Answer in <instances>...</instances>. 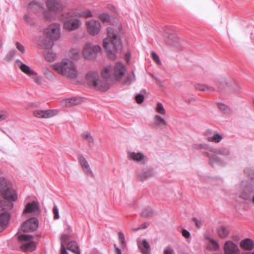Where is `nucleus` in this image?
<instances>
[{"instance_id": "nucleus-1", "label": "nucleus", "mask_w": 254, "mask_h": 254, "mask_svg": "<svg viewBox=\"0 0 254 254\" xmlns=\"http://www.w3.org/2000/svg\"><path fill=\"white\" fill-rule=\"evenodd\" d=\"M0 192L4 200L0 201V209H11L12 201L17 198V194L13 188L12 183L4 178L0 177Z\"/></svg>"}, {"instance_id": "nucleus-2", "label": "nucleus", "mask_w": 254, "mask_h": 254, "mask_svg": "<svg viewBox=\"0 0 254 254\" xmlns=\"http://www.w3.org/2000/svg\"><path fill=\"white\" fill-rule=\"evenodd\" d=\"M107 31L108 37L104 39L103 45L108 53L109 58L114 60L117 58L115 53L121 52L122 50V42L113 28L108 27Z\"/></svg>"}, {"instance_id": "nucleus-3", "label": "nucleus", "mask_w": 254, "mask_h": 254, "mask_svg": "<svg viewBox=\"0 0 254 254\" xmlns=\"http://www.w3.org/2000/svg\"><path fill=\"white\" fill-rule=\"evenodd\" d=\"M192 147L194 149L196 150L205 149L207 151L204 152V154L208 156L209 159V163L212 166L221 165L223 166L225 163L223 159L221 158L219 155L224 156L226 157L230 154V152L228 149L222 148H215L208 147L206 144H193Z\"/></svg>"}, {"instance_id": "nucleus-4", "label": "nucleus", "mask_w": 254, "mask_h": 254, "mask_svg": "<svg viewBox=\"0 0 254 254\" xmlns=\"http://www.w3.org/2000/svg\"><path fill=\"white\" fill-rule=\"evenodd\" d=\"M127 70L126 66L121 62H117L114 67L108 65L101 71V74L103 78L112 80H120L124 76Z\"/></svg>"}, {"instance_id": "nucleus-5", "label": "nucleus", "mask_w": 254, "mask_h": 254, "mask_svg": "<svg viewBox=\"0 0 254 254\" xmlns=\"http://www.w3.org/2000/svg\"><path fill=\"white\" fill-rule=\"evenodd\" d=\"M53 67L56 71L69 78L75 79L78 75L74 64L69 60H65L60 63L55 64Z\"/></svg>"}, {"instance_id": "nucleus-6", "label": "nucleus", "mask_w": 254, "mask_h": 254, "mask_svg": "<svg viewBox=\"0 0 254 254\" xmlns=\"http://www.w3.org/2000/svg\"><path fill=\"white\" fill-rule=\"evenodd\" d=\"M60 30V24L58 23H53L48 26L45 31L47 36L42 43L43 48L50 49L53 47L54 41L61 36Z\"/></svg>"}, {"instance_id": "nucleus-7", "label": "nucleus", "mask_w": 254, "mask_h": 254, "mask_svg": "<svg viewBox=\"0 0 254 254\" xmlns=\"http://www.w3.org/2000/svg\"><path fill=\"white\" fill-rule=\"evenodd\" d=\"M236 197L254 203V185L248 181H242L238 185Z\"/></svg>"}, {"instance_id": "nucleus-8", "label": "nucleus", "mask_w": 254, "mask_h": 254, "mask_svg": "<svg viewBox=\"0 0 254 254\" xmlns=\"http://www.w3.org/2000/svg\"><path fill=\"white\" fill-rule=\"evenodd\" d=\"M20 243L21 249L25 252H32L36 249L35 243L33 241V236L28 234H20L17 236Z\"/></svg>"}, {"instance_id": "nucleus-9", "label": "nucleus", "mask_w": 254, "mask_h": 254, "mask_svg": "<svg viewBox=\"0 0 254 254\" xmlns=\"http://www.w3.org/2000/svg\"><path fill=\"white\" fill-rule=\"evenodd\" d=\"M101 48L98 45H95L93 47L92 43H87L85 45L83 50V55L86 59L93 60L96 58L98 52H100Z\"/></svg>"}, {"instance_id": "nucleus-10", "label": "nucleus", "mask_w": 254, "mask_h": 254, "mask_svg": "<svg viewBox=\"0 0 254 254\" xmlns=\"http://www.w3.org/2000/svg\"><path fill=\"white\" fill-rule=\"evenodd\" d=\"M38 225V219L36 217H31L21 224V230L24 232H32L37 229Z\"/></svg>"}, {"instance_id": "nucleus-11", "label": "nucleus", "mask_w": 254, "mask_h": 254, "mask_svg": "<svg viewBox=\"0 0 254 254\" xmlns=\"http://www.w3.org/2000/svg\"><path fill=\"white\" fill-rule=\"evenodd\" d=\"M239 248L237 244L232 241H226L224 245L225 254H239Z\"/></svg>"}, {"instance_id": "nucleus-12", "label": "nucleus", "mask_w": 254, "mask_h": 254, "mask_svg": "<svg viewBox=\"0 0 254 254\" xmlns=\"http://www.w3.org/2000/svg\"><path fill=\"white\" fill-rule=\"evenodd\" d=\"M172 27L168 26L166 27L164 32V36L166 38V42L167 44L176 46V44L178 43V38L175 37L174 34L172 33L169 32V31L172 30Z\"/></svg>"}, {"instance_id": "nucleus-13", "label": "nucleus", "mask_w": 254, "mask_h": 254, "mask_svg": "<svg viewBox=\"0 0 254 254\" xmlns=\"http://www.w3.org/2000/svg\"><path fill=\"white\" fill-rule=\"evenodd\" d=\"M101 24L99 21L92 20L87 23V30L89 34L94 36L99 33L101 29Z\"/></svg>"}, {"instance_id": "nucleus-14", "label": "nucleus", "mask_w": 254, "mask_h": 254, "mask_svg": "<svg viewBox=\"0 0 254 254\" xmlns=\"http://www.w3.org/2000/svg\"><path fill=\"white\" fill-rule=\"evenodd\" d=\"M80 21L76 18H71L64 22V28L68 30L76 29L80 25Z\"/></svg>"}, {"instance_id": "nucleus-15", "label": "nucleus", "mask_w": 254, "mask_h": 254, "mask_svg": "<svg viewBox=\"0 0 254 254\" xmlns=\"http://www.w3.org/2000/svg\"><path fill=\"white\" fill-rule=\"evenodd\" d=\"M46 6L50 10L55 13L62 10L63 8L62 2L58 0H47Z\"/></svg>"}, {"instance_id": "nucleus-16", "label": "nucleus", "mask_w": 254, "mask_h": 254, "mask_svg": "<svg viewBox=\"0 0 254 254\" xmlns=\"http://www.w3.org/2000/svg\"><path fill=\"white\" fill-rule=\"evenodd\" d=\"M99 78V74L98 72L92 71L87 73L85 76V79L88 85L94 88Z\"/></svg>"}, {"instance_id": "nucleus-17", "label": "nucleus", "mask_w": 254, "mask_h": 254, "mask_svg": "<svg viewBox=\"0 0 254 254\" xmlns=\"http://www.w3.org/2000/svg\"><path fill=\"white\" fill-rule=\"evenodd\" d=\"M58 112L57 110H36L34 115L39 118H48L56 115Z\"/></svg>"}, {"instance_id": "nucleus-18", "label": "nucleus", "mask_w": 254, "mask_h": 254, "mask_svg": "<svg viewBox=\"0 0 254 254\" xmlns=\"http://www.w3.org/2000/svg\"><path fill=\"white\" fill-rule=\"evenodd\" d=\"M78 160L85 174L87 175L91 174L93 176V174L91 170L89 165L82 154H80L78 155Z\"/></svg>"}, {"instance_id": "nucleus-19", "label": "nucleus", "mask_w": 254, "mask_h": 254, "mask_svg": "<svg viewBox=\"0 0 254 254\" xmlns=\"http://www.w3.org/2000/svg\"><path fill=\"white\" fill-rule=\"evenodd\" d=\"M83 102V99L80 97H72L67 98L62 101V104H64L67 107H70L73 106L80 104Z\"/></svg>"}, {"instance_id": "nucleus-20", "label": "nucleus", "mask_w": 254, "mask_h": 254, "mask_svg": "<svg viewBox=\"0 0 254 254\" xmlns=\"http://www.w3.org/2000/svg\"><path fill=\"white\" fill-rule=\"evenodd\" d=\"M16 63L19 64L20 70L28 75H36L37 73L28 65L23 64L20 60H16Z\"/></svg>"}, {"instance_id": "nucleus-21", "label": "nucleus", "mask_w": 254, "mask_h": 254, "mask_svg": "<svg viewBox=\"0 0 254 254\" xmlns=\"http://www.w3.org/2000/svg\"><path fill=\"white\" fill-rule=\"evenodd\" d=\"M240 246L244 250L251 251L254 248V243L252 239L246 238L241 241Z\"/></svg>"}, {"instance_id": "nucleus-22", "label": "nucleus", "mask_w": 254, "mask_h": 254, "mask_svg": "<svg viewBox=\"0 0 254 254\" xmlns=\"http://www.w3.org/2000/svg\"><path fill=\"white\" fill-rule=\"evenodd\" d=\"M39 205L38 202L36 201H32V202L28 203L24 210L23 213H31L39 211Z\"/></svg>"}, {"instance_id": "nucleus-23", "label": "nucleus", "mask_w": 254, "mask_h": 254, "mask_svg": "<svg viewBox=\"0 0 254 254\" xmlns=\"http://www.w3.org/2000/svg\"><path fill=\"white\" fill-rule=\"evenodd\" d=\"M10 209L3 210L4 212L0 213V224L4 227H6L9 223L10 214L8 212ZM0 210H2L0 209Z\"/></svg>"}, {"instance_id": "nucleus-24", "label": "nucleus", "mask_w": 254, "mask_h": 254, "mask_svg": "<svg viewBox=\"0 0 254 254\" xmlns=\"http://www.w3.org/2000/svg\"><path fill=\"white\" fill-rule=\"evenodd\" d=\"M104 80L98 79V83L94 87V89L99 90L102 91H107L110 88V84L107 81L106 79L104 78ZM107 80H108L107 79Z\"/></svg>"}, {"instance_id": "nucleus-25", "label": "nucleus", "mask_w": 254, "mask_h": 254, "mask_svg": "<svg viewBox=\"0 0 254 254\" xmlns=\"http://www.w3.org/2000/svg\"><path fill=\"white\" fill-rule=\"evenodd\" d=\"M152 126L155 128L166 127L167 126V123L163 118L161 117L160 115H156L154 117Z\"/></svg>"}, {"instance_id": "nucleus-26", "label": "nucleus", "mask_w": 254, "mask_h": 254, "mask_svg": "<svg viewBox=\"0 0 254 254\" xmlns=\"http://www.w3.org/2000/svg\"><path fill=\"white\" fill-rule=\"evenodd\" d=\"M139 248L143 254H150V247L146 239H143L141 243H138Z\"/></svg>"}, {"instance_id": "nucleus-27", "label": "nucleus", "mask_w": 254, "mask_h": 254, "mask_svg": "<svg viewBox=\"0 0 254 254\" xmlns=\"http://www.w3.org/2000/svg\"><path fill=\"white\" fill-rule=\"evenodd\" d=\"M216 232L218 236L221 239L227 238L230 232L227 228L223 226H218L216 229Z\"/></svg>"}, {"instance_id": "nucleus-28", "label": "nucleus", "mask_w": 254, "mask_h": 254, "mask_svg": "<svg viewBox=\"0 0 254 254\" xmlns=\"http://www.w3.org/2000/svg\"><path fill=\"white\" fill-rule=\"evenodd\" d=\"M207 239L210 242L208 246V249L211 251H217L219 250L220 246L219 243L210 237H207Z\"/></svg>"}, {"instance_id": "nucleus-29", "label": "nucleus", "mask_w": 254, "mask_h": 254, "mask_svg": "<svg viewBox=\"0 0 254 254\" xmlns=\"http://www.w3.org/2000/svg\"><path fill=\"white\" fill-rule=\"evenodd\" d=\"M129 158L133 161L139 162L144 159V156L143 153L140 152H132L129 153Z\"/></svg>"}, {"instance_id": "nucleus-30", "label": "nucleus", "mask_w": 254, "mask_h": 254, "mask_svg": "<svg viewBox=\"0 0 254 254\" xmlns=\"http://www.w3.org/2000/svg\"><path fill=\"white\" fill-rule=\"evenodd\" d=\"M67 249L75 253L76 254H80L79 248L78 246L77 243L75 241H71L69 242L67 244Z\"/></svg>"}, {"instance_id": "nucleus-31", "label": "nucleus", "mask_w": 254, "mask_h": 254, "mask_svg": "<svg viewBox=\"0 0 254 254\" xmlns=\"http://www.w3.org/2000/svg\"><path fill=\"white\" fill-rule=\"evenodd\" d=\"M195 88L196 90L206 92H212L214 91L213 87L205 84H198L195 86Z\"/></svg>"}, {"instance_id": "nucleus-32", "label": "nucleus", "mask_w": 254, "mask_h": 254, "mask_svg": "<svg viewBox=\"0 0 254 254\" xmlns=\"http://www.w3.org/2000/svg\"><path fill=\"white\" fill-rule=\"evenodd\" d=\"M154 174V172L152 170L148 169L143 172L141 175H139L140 179L141 181L148 179L151 177Z\"/></svg>"}, {"instance_id": "nucleus-33", "label": "nucleus", "mask_w": 254, "mask_h": 254, "mask_svg": "<svg viewBox=\"0 0 254 254\" xmlns=\"http://www.w3.org/2000/svg\"><path fill=\"white\" fill-rule=\"evenodd\" d=\"M222 139V136L219 133H215L212 136L208 137L207 140L209 142H219Z\"/></svg>"}, {"instance_id": "nucleus-34", "label": "nucleus", "mask_w": 254, "mask_h": 254, "mask_svg": "<svg viewBox=\"0 0 254 254\" xmlns=\"http://www.w3.org/2000/svg\"><path fill=\"white\" fill-rule=\"evenodd\" d=\"M37 8H42V5L40 3L35 0H33L29 3L27 6V8L29 10L32 11L35 10Z\"/></svg>"}, {"instance_id": "nucleus-35", "label": "nucleus", "mask_w": 254, "mask_h": 254, "mask_svg": "<svg viewBox=\"0 0 254 254\" xmlns=\"http://www.w3.org/2000/svg\"><path fill=\"white\" fill-rule=\"evenodd\" d=\"M153 214V210L150 207H147L142 211L141 215L143 217H149Z\"/></svg>"}, {"instance_id": "nucleus-36", "label": "nucleus", "mask_w": 254, "mask_h": 254, "mask_svg": "<svg viewBox=\"0 0 254 254\" xmlns=\"http://www.w3.org/2000/svg\"><path fill=\"white\" fill-rule=\"evenodd\" d=\"M119 239L120 242V246L122 249H124L126 247V243L124 234L122 232L118 233Z\"/></svg>"}, {"instance_id": "nucleus-37", "label": "nucleus", "mask_w": 254, "mask_h": 254, "mask_svg": "<svg viewBox=\"0 0 254 254\" xmlns=\"http://www.w3.org/2000/svg\"><path fill=\"white\" fill-rule=\"evenodd\" d=\"M69 236L68 235L64 234L61 236V251L63 250V247L65 248L64 245L67 244V242L69 240Z\"/></svg>"}, {"instance_id": "nucleus-38", "label": "nucleus", "mask_w": 254, "mask_h": 254, "mask_svg": "<svg viewBox=\"0 0 254 254\" xmlns=\"http://www.w3.org/2000/svg\"><path fill=\"white\" fill-rule=\"evenodd\" d=\"M56 58V55L52 52H48L45 55V59L48 62H53Z\"/></svg>"}, {"instance_id": "nucleus-39", "label": "nucleus", "mask_w": 254, "mask_h": 254, "mask_svg": "<svg viewBox=\"0 0 254 254\" xmlns=\"http://www.w3.org/2000/svg\"><path fill=\"white\" fill-rule=\"evenodd\" d=\"M81 137L85 139H86L89 143H93L94 139L91 135L90 133L88 132L81 134Z\"/></svg>"}, {"instance_id": "nucleus-40", "label": "nucleus", "mask_w": 254, "mask_h": 254, "mask_svg": "<svg viewBox=\"0 0 254 254\" xmlns=\"http://www.w3.org/2000/svg\"><path fill=\"white\" fill-rule=\"evenodd\" d=\"M99 18L103 22H109L110 21V16L107 13L100 14Z\"/></svg>"}, {"instance_id": "nucleus-41", "label": "nucleus", "mask_w": 254, "mask_h": 254, "mask_svg": "<svg viewBox=\"0 0 254 254\" xmlns=\"http://www.w3.org/2000/svg\"><path fill=\"white\" fill-rule=\"evenodd\" d=\"M156 110L157 112L162 115H164L166 113V111L161 103H157Z\"/></svg>"}, {"instance_id": "nucleus-42", "label": "nucleus", "mask_w": 254, "mask_h": 254, "mask_svg": "<svg viewBox=\"0 0 254 254\" xmlns=\"http://www.w3.org/2000/svg\"><path fill=\"white\" fill-rule=\"evenodd\" d=\"M78 15L85 18L90 17L92 16V12L90 10L81 11L78 13Z\"/></svg>"}, {"instance_id": "nucleus-43", "label": "nucleus", "mask_w": 254, "mask_h": 254, "mask_svg": "<svg viewBox=\"0 0 254 254\" xmlns=\"http://www.w3.org/2000/svg\"><path fill=\"white\" fill-rule=\"evenodd\" d=\"M151 58L152 59L158 64H161V62L160 60V58L157 54L154 51H152L151 53Z\"/></svg>"}, {"instance_id": "nucleus-44", "label": "nucleus", "mask_w": 254, "mask_h": 254, "mask_svg": "<svg viewBox=\"0 0 254 254\" xmlns=\"http://www.w3.org/2000/svg\"><path fill=\"white\" fill-rule=\"evenodd\" d=\"M16 53V51L14 49L10 50L9 53L6 55L5 59L8 61H11Z\"/></svg>"}, {"instance_id": "nucleus-45", "label": "nucleus", "mask_w": 254, "mask_h": 254, "mask_svg": "<svg viewBox=\"0 0 254 254\" xmlns=\"http://www.w3.org/2000/svg\"><path fill=\"white\" fill-rule=\"evenodd\" d=\"M24 19L25 21L30 25H34L35 24L34 20L28 15L25 14L24 16Z\"/></svg>"}, {"instance_id": "nucleus-46", "label": "nucleus", "mask_w": 254, "mask_h": 254, "mask_svg": "<svg viewBox=\"0 0 254 254\" xmlns=\"http://www.w3.org/2000/svg\"><path fill=\"white\" fill-rule=\"evenodd\" d=\"M144 97L142 94L139 93L135 96V100L138 104H141L143 102Z\"/></svg>"}, {"instance_id": "nucleus-47", "label": "nucleus", "mask_w": 254, "mask_h": 254, "mask_svg": "<svg viewBox=\"0 0 254 254\" xmlns=\"http://www.w3.org/2000/svg\"><path fill=\"white\" fill-rule=\"evenodd\" d=\"M53 212L54 214V218L55 219H59L60 218V215L59 213V209L58 206L56 205H54V206L53 209Z\"/></svg>"}, {"instance_id": "nucleus-48", "label": "nucleus", "mask_w": 254, "mask_h": 254, "mask_svg": "<svg viewBox=\"0 0 254 254\" xmlns=\"http://www.w3.org/2000/svg\"><path fill=\"white\" fill-rule=\"evenodd\" d=\"M164 254H174V251L171 247L168 246L164 250Z\"/></svg>"}, {"instance_id": "nucleus-49", "label": "nucleus", "mask_w": 254, "mask_h": 254, "mask_svg": "<svg viewBox=\"0 0 254 254\" xmlns=\"http://www.w3.org/2000/svg\"><path fill=\"white\" fill-rule=\"evenodd\" d=\"M8 117V114L5 111H0V122Z\"/></svg>"}, {"instance_id": "nucleus-50", "label": "nucleus", "mask_w": 254, "mask_h": 254, "mask_svg": "<svg viewBox=\"0 0 254 254\" xmlns=\"http://www.w3.org/2000/svg\"><path fill=\"white\" fill-rule=\"evenodd\" d=\"M16 48L21 53L25 52V48L24 46L19 42H16L15 44Z\"/></svg>"}, {"instance_id": "nucleus-51", "label": "nucleus", "mask_w": 254, "mask_h": 254, "mask_svg": "<svg viewBox=\"0 0 254 254\" xmlns=\"http://www.w3.org/2000/svg\"><path fill=\"white\" fill-rule=\"evenodd\" d=\"M218 107L221 111L223 112H226L228 109V106L223 103H219L218 104Z\"/></svg>"}, {"instance_id": "nucleus-52", "label": "nucleus", "mask_w": 254, "mask_h": 254, "mask_svg": "<svg viewBox=\"0 0 254 254\" xmlns=\"http://www.w3.org/2000/svg\"><path fill=\"white\" fill-rule=\"evenodd\" d=\"M182 234L184 237L185 238H189L190 236V234L188 230L183 229L182 230Z\"/></svg>"}, {"instance_id": "nucleus-53", "label": "nucleus", "mask_w": 254, "mask_h": 254, "mask_svg": "<svg viewBox=\"0 0 254 254\" xmlns=\"http://www.w3.org/2000/svg\"><path fill=\"white\" fill-rule=\"evenodd\" d=\"M149 226L148 223H144L140 225V226L138 228L133 229V231H136L139 229H145Z\"/></svg>"}, {"instance_id": "nucleus-54", "label": "nucleus", "mask_w": 254, "mask_h": 254, "mask_svg": "<svg viewBox=\"0 0 254 254\" xmlns=\"http://www.w3.org/2000/svg\"><path fill=\"white\" fill-rule=\"evenodd\" d=\"M44 17L47 19H49L52 17V15L50 12L48 11H45L43 13Z\"/></svg>"}, {"instance_id": "nucleus-55", "label": "nucleus", "mask_w": 254, "mask_h": 254, "mask_svg": "<svg viewBox=\"0 0 254 254\" xmlns=\"http://www.w3.org/2000/svg\"><path fill=\"white\" fill-rule=\"evenodd\" d=\"M114 247L116 254H122L121 249L117 247L116 244H114Z\"/></svg>"}, {"instance_id": "nucleus-56", "label": "nucleus", "mask_w": 254, "mask_h": 254, "mask_svg": "<svg viewBox=\"0 0 254 254\" xmlns=\"http://www.w3.org/2000/svg\"><path fill=\"white\" fill-rule=\"evenodd\" d=\"M248 176L251 181L254 182V171L251 172L248 174Z\"/></svg>"}, {"instance_id": "nucleus-57", "label": "nucleus", "mask_w": 254, "mask_h": 254, "mask_svg": "<svg viewBox=\"0 0 254 254\" xmlns=\"http://www.w3.org/2000/svg\"><path fill=\"white\" fill-rule=\"evenodd\" d=\"M63 250L61 251V254H69L66 249V248L63 247Z\"/></svg>"}, {"instance_id": "nucleus-58", "label": "nucleus", "mask_w": 254, "mask_h": 254, "mask_svg": "<svg viewBox=\"0 0 254 254\" xmlns=\"http://www.w3.org/2000/svg\"><path fill=\"white\" fill-rule=\"evenodd\" d=\"M33 80L36 83H38L40 82V78L39 77H35L33 78Z\"/></svg>"}, {"instance_id": "nucleus-59", "label": "nucleus", "mask_w": 254, "mask_h": 254, "mask_svg": "<svg viewBox=\"0 0 254 254\" xmlns=\"http://www.w3.org/2000/svg\"><path fill=\"white\" fill-rule=\"evenodd\" d=\"M193 220L194 222H195V225H196L198 227H200V226H199V224H198V221L197 219L196 218H193Z\"/></svg>"}, {"instance_id": "nucleus-60", "label": "nucleus", "mask_w": 254, "mask_h": 254, "mask_svg": "<svg viewBox=\"0 0 254 254\" xmlns=\"http://www.w3.org/2000/svg\"><path fill=\"white\" fill-rule=\"evenodd\" d=\"M4 228H5V227H4L3 226L1 225L0 224V232L4 230Z\"/></svg>"}, {"instance_id": "nucleus-61", "label": "nucleus", "mask_w": 254, "mask_h": 254, "mask_svg": "<svg viewBox=\"0 0 254 254\" xmlns=\"http://www.w3.org/2000/svg\"><path fill=\"white\" fill-rule=\"evenodd\" d=\"M245 254H254V251L253 252H247V253H246Z\"/></svg>"}, {"instance_id": "nucleus-62", "label": "nucleus", "mask_w": 254, "mask_h": 254, "mask_svg": "<svg viewBox=\"0 0 254 254\" xmlns=\"http://www.w3.org/2000/svg\"><path fill=\"white\" fill-rule=\"evenodd\" d=\"M194 100V99L193 98H190L189 100V102H190V101H193Z\"/></svg>"}, {"instance_id": "nucleus-63", "label": "nucleus", "mask_w": 254, "mask_h": 254, "mask_svg": "<svg viewBox=\"0 0 254 254\" xmlns=\"http://www.w3.org/2000/svg\"><path fill=\"white\" fill-rule=\"evenodd\" d=\"M247 169H245V170H244V172H245V173H247Z\"/></svg>"}, {"instance_id": "nucleus-64", "label": "nucleus", "mask_w": 254, "mask_h": 254, "mask_svg": "<svg viewBox=\"0 0 254 254\" xmlns=\"http://www.w3.org/2000/svg\"><path fill=\"white\" fill-rule=\"evenodd\" d=\"M0 130H1L3 132H4V131L0 127Z\"/></svg>"}]
</instances>
